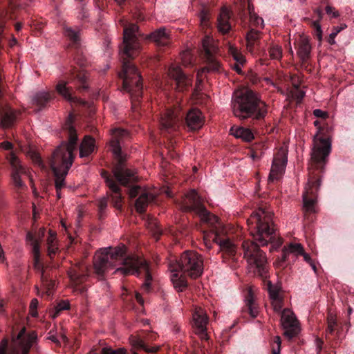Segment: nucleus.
<instances>
[{
  "mask_svg": "<svg viewBox=\"0 0 354 354\" xmlns=\"http://www.w3.org/2000/svg\"><path fill=\"white\" fill-rule=\"evenodd\" d=\"M268 290L271 300L281 298L279 295V289L274 286L270 281H268Z\"/></svg>",
  "mask_w": 354,
  "mask_h": 354,
  "instance_id": "79ce46f5",
  "label": "nucleus"
},
{
  "mask_svg": "<svg viewBox=\"0 0 354 354\" xmlns=\"http://www.w3.org/2000/svg\"><path fill=\"white\" fill-rule=\"evenodd\" d=\"M229 53L233 57V59L236 61V63L240 64L241 65H243L245 62V59L244 56L238 50V49L230 45L229 46Z\"/></svg>",
  "mask_w": 354,
  "mask_h": 354,
  "instance_id": "ea45409f",
  "label": "nucleus"
},
{
  "mask_svg": "<svg viewBox=\"0 0 354 354\" xmlns=\"http://www.w3.org/2000/svg\"><path fill=\"white\" fill-rule=\"evenodd\" d=\"M130 198L138 196L136 201L135 206L138 212L142 214L145 212L147 207L153 202L155 195L146 190H143L140 186L132 187L129 192Z\"/></svg>",
  "mask_w": 354,
  "mask_h": 354,
  "instance_id": "a211bd4d",
  "label": "nucleus"
},
{
  "mask_svg": "<svg viewBox=\"0 0 354 354\" xmlns=\"http://www.w3.org/2000/svg\"><path fill=\"white\" fill-rule=\"evenodd\" d=\"M50 98V95L48 93L39 92L33 95L32 100L34 104L41 109L46 106Z\"/></svg>",
  "mask_w": 354,
  "mask_h": 354,
  "instance_id": "f704fd0d",
  "label": "nucleus"
},
{
  "mask_svg": "<svg viewBox=\"0 0 354 354\" xmlns=\"http://www.w3.org/2000/svg\"><path fill=\"white\" fill-rule=\"evenodd\" d=\"M70 307L69 302L67 301H62L59 303L57 304L56 306V310L57 312H59L62 310H67Z\"/></svg>",
  "mask_w": 354,
  "mask_h": 354,
  "instance_id": "864d4df0",
  "label": "nucleus"
},
{
  "mask_svg": "<svg viewBox=\"0 0 354 354\" xmlns=\"http://www.w3.org/2000/svg\"><path fill=\"white\" fill-rule=\"evenodd\" d=\"M39 304V301L37 299H32L30 304V314L32 317H37V308Z\"/></svg>",
  "mask_w": 354,
  "mask_h": 354,
  "instance_id": "8fccbe9b",
  "label": "nucleus"
},
{
  "mask_svg": "<svg viewBox=\"0 0 354 354\" xmlns=\"http://www.w3.org/2000/svg\"><path fill=\"white\" fill-rule=\"evenodd\" d=\"M230 19V12L227 8H223L221 10L218 18V29L219 32L225 34L231 29V25L229 22Z\"/></svg>",
  "mask_w": 354,
  "mask_h": 354,
  "instance_id": "a878e982",
  "label": "nucleus"
},
{
  "mask_svg": "<svg viewBox=\"0 0 354 354\" xmlns=\"http://www.w3.org/2000/svg\"><path fill=\"white\" fill-rule=\"evenodd\" d=\"M320 185L319 177L310 174L303 194L304 209L306 212H315L316 196Z\"/></svg>",
  "mask_w": 354,
  "mask_h": 354,
  "instance_id": "ddd939ff",
  "label": "nucleus"
},
{
  "mask_svg": "<svg viewBox=\"0 0 354 354\" xmlns=\"http://www.w3.org/2000/svg\"><path fill=\"white\" fill-rule=\"evenodd\" d=\"M145 38L152 41L158 46H166L170 42L169 33L164 27L156 30Z\"/></svg>",
  "mask_w": 354,
  "mask_h": 354,
  "instance_id": "5701e85b",
  "label": "nucleus"
},
{
  "mask_svg": "<svg viewBox=\"0 0 354 354\" xmlns=\"http://www.w3.org/2000/svg\"><path fill=\"white\" fill-rule=\"evenodd\" d=\"M107 207V199L106 198H103L100 199L98 203V208L100 214H102Z\"/></svg>",
  "mask_w": 354,
  "mask_h": 354,
  "instance_id": "6e6d98bb",
  "label": "nucleus"
},
{
  "mask_svg": "<svg viewBox=\"0 0 354 354\" xmlns=\"http://www.w3.org/2000/svg\"><path fill=\"white\" fill-rule=\"evenodd\" d=\"M313 115L317 118H326L328 115L327 113L323 111L321 109H315L313 111Z\"/></svg>",
  "mask_w": 354,
  "mask_h": 354,
  "instance_id": "4d7b16f0",
  "label": "nucleus"
},
{
  "mask_svg": "<svg viewBox=\"0 0 354 354\" xmlns=\"http://www.w3.org/2000/svg\"><path fill=\"white\" fill-rule=\"evenodd\" d=\"M32 158L33 161L36 164H37L39 166H41L42 165V161L41 160L40 156L38 154L34 153L32 154Z\"/></svg>",
  "mask_w": 354,
  "mask_h": 354,
  "instance_id": "052dcab7",
  "label": "nucleus"
},
{
  "mask_svg": "<svg viewBox=\"0 0 354 354\" xmlns=\"http://www.w3.org/2000/svg\"><path fill=\"white\" fill-rule=\"evenodd\" d=\"M170 265L176 268L179 272L187 274L193 279L200 277L203 270L202 257L193 251L183 252L179 261L174 264L170 263Z\"/></svg>",
  "mask_w": 354,
  "mask_h": 354,
  "instance_id": "6e6552de",
  "label": "nucleus"
},
{
  "mask_svg": "<svg viewBox=\"0 0 354 354\" xmlns=\"http://www.w3.org/2000/svg\"><path fill=\"white\" fill-rule=\"evenodd\" d=\"M64 35L73 44H78L80 41V30L70 27L64 28Z\"/></svg>",
  "mask_w": 354,
  "mask_h": 354,
  "instance_id": "e433bc0d",
  "label": "nucleus"
},
{
  "mask_svg": "<svg viewBox=\"0 0 354 354\" xmlns=\"http://www.w3.org/2000/svg\"><path fill=\"white\" fill-rule=\"evenodd\" d=\"M71 286L74 292L83 294L85 292L84 287H80L85 281L88 276V266L84 263H79L68 271Z\"/></svg>",
  "mask_w": 354,
  "mask_h": 354,
  "instance_id": "2eb2a0df",
  "label": "nucleus"
},
{
  "mask_svg": "<svg viewBox=\"0 0 354 354\" xmlns=\"http://www.w3.org/2000/svg\"><path fill=\"white\" fill-rule=\"evenodd\" d=\"M260 31L254 30L253 28L247 33L246 39L248 41V48L251 49L254 45V41L260 37Z\"/></svg>",
  "mask_w": 354,
  "mask_h": 354,
  "instance_id": "58836bf2",
  "label": "nucleus"
},
{
  "mask_svg": "<svg viewBox=\"0 0 354 354\" xmlns=\"http://www.w3.org/2000/svg\"><path fill=\"white\" fill-rule=\"evenodd\" d=\"M180 209L184 212H194L201 220L209 225L211 232H203V241L207 249L212 248V242L219 245L221 250L230 256H234L236 247L229 239L222 237L223 225L218 218L208 212L203 203V200L195 189L187 192L182 199L180 204Z\"/></svg>",
  "mask_w": 354,
  "mask_h": 354,
  "instance_id": "7ed1b4c3",
  "label": "nucleus"
},
{
  "mask_svg": "<svg viewBox=\"0 0 354 354\" xmlns=\"http://www.w3.org/2000/svg\"><path fill=\"white\" fill-rule=\"evenodd\" d=\"M136 300H137V301L138 303H140V304H143L144 301H143V299L142 298V296L140 295V293L136 292Z\"/></svg>",
  "mask_w": 354,
  "mask_h": 354,
  "instance_id": "338daca9",
  "label": "nucleus"
},
{
  "mask_svg": "<svg viewBox=\"0 0 354 354\" xmlns=\"http://www.w3.org/2000/svg\"><path fill=\"white\" fill-rule=\"evenodd\" d=\"M231 134L237 138L245 142H250L254 139V134L250 129L242 127H232L230 129Z\"/></svg>",
  "mask_w": 354,
  "mask_h": 354,
  "instance_id": "c756f323",
  "label": "nucleus"
},
{
  "mask_svg": "<svg viewBox=\"0 0 354 354\" xmlns=\"http://www.w3.org/2000/svg\"><path fill=\"white\" fill-rule=\"evenodd\" d=\"M169 75L175 80L179 91H183L191 84V80L182 72L179 66H171L169 69Z\"/></svg>",
  "mask_w": 354,
  "mask_h": 354,
  "instance_id": "412c9836",
  "label": "nucleus"
},
{
  "mask_svg": "<svg viewBox=\"0 0 354 354\" xmlns=\"http://www.w3.org/2000/svg\"><path fill=\"white\" fill-rule=\"evenodd\" d=\"M322 344H323V342L319 338H317L315 339V344H316V347H317V350L318 353L322 350Z\"/></svg>",
  "mask_w": 354,
  "mask_h": 354,
  "instance_id": "0e129e2a",
  "label": "nucleus"
},
{
  "mask_svg": "<svg viewBox=\"0 0 354 354\" xmlns=\"http://www.w3.org/2000/svg\"><path fill=\"white\" fill-rule=\"evenodd\" d=\"M129 341L134 348L142 350L147 353H154L157 351L156 347L148 346L147 339L140 335H131L129 337Z\"/></svg>",
  "mask_w": 354,
  "mask_h": 354,
  "instance_id": "393cba45",
  "label": "nucleus"
},
{
  "mask_svg": "<svg viewBox=\"0 0 354 354\" xmlns=\"http://www.w3.org/2000/svg\"><path fill=\"white\" fill-rule=\"evenodd\" d=\"M16 120V112L10 108L6 109L1 113V124L5 128L12 125Z\"/></svg>",
  "mask_w": 354,
  "mask_h": 354,
  "instance_id": "7c9ffc66",
  "label": "nucleus"
},
{
  "mask_svg": "<svg viewBox=\"0 0 354 354\" xmlns=\"http://www.w3.org/2000/svg\"><path fill=\"white\" fill-rule=\"evenodd\" d=\"M48 234L47 239L48 255L52 259L56 254L58 248L56 242V233L53 230H49Z\"/></svg>",
  "mask_w": 354,
  "mask_h": 354,
  "instance_id": "72a5a7b5",
  "label": "nucleus"
},
{
  "mask_svg": "<svg viewBox=\"0 0 354 354\" xmlns=\"http://www.w3.org/2000/svg\"><path fill=\"white\" fill-rule=\"evenodd\" d=\"M66 82L60 80L56 86L57 92L68 101L73 102L75 98L72 96L69 88L66 86Z\"/></svg>",
  "mask_w": 354,
  "mask_h": 354,
  "instance_id": "473e14b6",
  "label": "nucleus"
},
{
  "mask_svg": "<svg viewBox=\"0 0 354 354\" xmlns=\"http://www.w3.org/2000/svg\"><path fill=\"white\" fill-rule=\"evenodd\" d=\"M8 159L12 167V179L15 186L19 189L24 187V184L21 180V175L26 173L25 168L21 164L19 158L12 152L10 153Z\"/></svg>",
  "mask_w": 354,
  "mask_h": 354,
  "instance_id": "aec40b11",
  "label": "nucleus"
},
{
  "mask_svg": "<svg viewBox=\"0 0 354 354\" xmlns=\"http://www.w3.org/2000/svg\"><path fill=\"white\" fill-rule=\"evenodd\" d=\"M0 147L6 150H10L12 147V145L8 141H4L0 143Z\"/></svg>",
  "mask_w": 354,
  "mask_h": 354,
  "instance_id": "bf43d9fd",
  "label": "nucleus"
},
{
  "mask_svg": "<svg viewBox=\"0 0 354 354\" xmlns=\"http://www.w3.org/2000/svg\"><path fill=\"white\" fill-rule=\"evenodd\" d=\"M95 147V140L89 136H85L80 147V156H88L94 151Z\"/></svg>",
  "mask_w": 354,
  "mask_h": 354,
  "instance_id": "cd10ccee",
  "label": "nucleus"
},
{
  "mask_svg": "<svg viewBox=\"0 0 354 354\" xmlns=\"http://www.w3.org/2000/svg\"><path fill=\"white\" fill-rule=\"evenodd\" d=\"M313 26L315 28L314 35L315 37L321 41L322 40V30L319 21H313L312 22Z\"/></svg>",
  "mask_w": 354,
  "mask_h": 354,
  "instance_id": "49530a36",
  "label": "nucleus"
},
{
  "mask_svg": "<svg viewBox=\"0 0 354 354\" xmlns=\"http://www.w3.org/2000/svg\"><path fill=\"white\" fill-rule=\"evenodd\" d=\"M183 118L179 106L168 108L162 115L160 120V129L162 133H173L178 129L179 124Z\"/></svg>",
  "mask_w": 354,
  "mask_h": 354,
  "instance_id": "f8f14e48",
  "label": "nucleus"
},
{
  "mask_svg": "<svg viewBox=\"0 0 354 354\" xmlns=\"http://www.w3.org/2000/svg\"><path fill=\"white\" fill-rule=\"evenodd\" d=\"M311 46L308 38L300 37L297 55L302 62H306L310 57Z\"/></svg>",
  "mask_w": 354,
  "mask_h": 354,
  "instance_id": "bb28decb",
  "label": "nucleus"
},
{
  "mask_svg": "<svg viewBox=\"0 0 354 354\" xmlns=\"http://www.w3.org/2000/svg\"><path fill=\"white\" fill-rule=\"evenodd\" d=\"M202 46L207 65L201 69V71L198 72V78L203 73L220 72L221 68L220 63L215 58V54L217 52L218 48L213 38L209 36H205L203 39Z\"/></svg>",
  "mask_w": 354,
  "mask_h": 354,
  "instance_id": "9b49d317",
  "label": "nucleus"
},
{
  "mask_svg": "<svg viewBox=\"0 0 354 354\" xmlns=\"http://www.w3.org/2000/svg\"><path fill=\"white\" fill-rule=\"evenodd\" d=\"M208 16L206 12L203 11L201 14V21L203 26H207Z\"/></svg>",
  "mask_w": 354,
  "mask_h": 354,
  "instance_id": "13d9d810",
  "label": "nucleus"
},
{
  "mask_svg": "<svg viewBox=\"0 0 354 354\" xmlns=\"http://www.w3.org/2000/svg\"><path fill=\"white\" fill-rule=\"evenodd\" d=\"M331 143L329 139L319 138L314 140V147L311 153L313 165L317 169H322L326 164L327 157L330 153Z\"/></svg>",
  "mask_w": 354,
  "mask_h": 354,
  "instance_id": "4468645a",
  "label": "nucleus"
},
{
  "mask_svg": "<svg viewBox=\"0 0 354 354\" xmlns=\"http://www.w3.org/2000/svg\"><path fill=\"white\" fill-rule=\"evenodd\" d=\"M183 57V62L185 65H188L189 64V53H184Z\"/></svg>",
  "mask_w": 354,
  "mask_h": 354,
  "instance_id": "e2e57ef3",
  "label": "nucleus"
},
{
  "mask_svg": "<svg viewBox=\"0 0 354 354\" xmlns=\"http://www.w3.org/2000/svg\"><path fill=\"white\" fill-rule=\"evenodd\" d=\"M337 322L335 317L333 315H330L328 317V327L326 329V334H333L335 328L336 326Z\"/></svg>",
  "mask_w": 354,
  "mask_h": 354,
  "instance_id": "a18cd8bd",
  "label": "nucleus"
},
{
  "mask_svg": "<svg viewBox=\"0 0 354 354\" xmlns=\"http://www.w3.org/2000/svg\"><path fill=\"white\" fill-rule=\"evenodd\" d=\"M36 339L35 332L26 334V329L22 328L17 337L12 339L13 349L11 354H27ZM8 340L4 339L0 343V354H6Z\"/></svg>",
  "mask_w": 354,
  "mask_h": 354,
  "instance_id": "9d476101",
  "label": "nucleus"
},
{
  "mask_svg": "<svg viewBox=\"0 0 354 354\" xmlns=\"http://www.w3.org/2000/svg\"><path fill=\"white\" fill-rule=\"evenodd\" d=\"M333 8L329 6L326 8V12L328 15L332 14L333 17H337L339 16L338 13L337 12H333Z\"/></svg>",
  "mask_w": 354,
  "mask_h": 354,
  "instance_id": "680f3d73",
  "label": "nucleus"
},
{
  "mask_svg": "<svg viewBox=\"0 0 354 354\" xmlns=\"http://www.w3.org/2000/svg\"><path fill=\"white\" fill-rule=\"evenodd\" d=\"M147 227L153 232L154 236H158L162 233V230L159 226V223L156 218L150 217L147 222Z\"/></svg>",
  "mask_w": 354,
  "mask_h": 354,
  "instance_id": "4c0bfd02",
  "label": "nucleus"
},
{
  "mask_svg": "<svg viewBox=\"0 0 354 354\" xmlns=\"http://www.w3.org/2000/svg\"><path fill=\"white\" fill-rule=\"evenodd\" d=\"M128 136V132L124 129L120 128L112 129L110 147L114 156L118 159V162L113 169V177L105 171L102 173L106 186L111 192L110 197L113 205L118 209H121L122 206V196L118 183L126 186L129 183L136 181L138 178L134 170L125 167L121 156V142Z\"/></svg>",
  "mask_w": 354,
  "mask_h": 354,
  "instance_id": "39448f33",
  "label": "nucleus"
},
{
  "mask_svg": "<svg viewBox=\"0 0 354 354\" xmlns=\"http://www.w3.org/2000/svg\"><path fill=\"white\" fill-rule=\"evenodd\" d=\"M208 321L206 312L201 307L196 308L192 315V327L195 333L201 339H207L208 338L207 333Z\"/></svg>",
  "mask_w": 354,
  "mask_h": 354,
  "instance_id": "6ab92c4d",
  "label": "nucleus"
},
{
  "mask_svg": "<svg viewBox=\"0 0 354 354\" xmlns=\"http://www.w3.org/2000/svg\"><path fill=\"white\" fill-rule=\"evenodd\" d=\"M26 241L32 246V252L34 260V268L37 270L41 274V281L44 290L41 293L38 290L37 294H46L50 297L53 294V290L55 286V283L52 279H49L46 270L40 262V241L36 239L31 232H28L26 234Z\"/></svg>",
  "mask_w": 354,
  "mask_h": 354,
  "instance_id": "1a4fd4ad",
  "label": "nucleus"
},
{
  "mask_svg": "<svg viewBox=\"0 0 354 354\" xmlns=\"http://www.w3.org/2000/svg\"><path fill=\"white\" fill-rule=\"evenodd\" d=\"M232 106L234 115L241 120L253 118H263L267 113L266 104L252 90L236 92L232 98Z\"/></svg>",
  "mask_w": 354,
  "mask_h": 354,
  "instance_id": "0eeeda50",
  "label": "nucleus"
},
{
  "mask_svg": "<svg viewBox=\"0 0 354 354\" xmlns=\"http://www.w3.org/2000/svg\"><path fill=\"white\" fill-rule=\"evenodd\" d=\"M292 97L297 100V102H300L305 95V92L298 87H295L292 91Z\"/></svg>",
  "mask_w": 354,
  "mask_h": 354,
  "instance_id": "de8ad7c7",
  "label": "nucleus"
},
{
  "mask_svg": "<svg viewBox=\"0 0 354 354\" xmlns=\"http://www.w3.org/2000/svg\"><path fill=\"white\" fill-rule=\"evenodd\" d=\"M245 304L247 307V310L248 311L250 316L253 318L257 317L259 310L257 307L256 306L251 292H249V295L245 299Z\"/></svg>",
  "mask_w": 354,
  "mask_h": 354,
  "instance_id": "c9c22d12",
  "label": "nucleus"
},
{
  "mask_svg": "<svg viewBox=\"0 0 354 354\" xmlns=\"http://www.w3.org/2000/svg\"><path fill=\"white\" fill-rule=\"evenodd\" d=\"M281 324L284 330L283 335L288 339H292L300 331L299 322L294 313L288 309H283L281 315Z\"/></svg>",
  "mask_w": 354,
  "mask_h": 354,
  "instance_id": "f3484780",
  "label": "nucleus"
},
{
  "mask_svg": "<svg viewBox=\"0 0 354 354\" xmlns=\"http://www.w3.org/2000/svg\"><path fill=\"white\" fill-rule=\"evenodd\" d=\"M274 342L276 344V346L272 348V354H280L281 352V338L279 336L274 337Z\"/></svg>",
  "mask_w": 354,
  "mask_h": 354,
  "instance_id": "3c124183",
  "label": "nucleus"
},
{
  "mask_svg": "<svg viewBox=\"0 0 354 354\" xmlns=\"http://www.w3.org/2000/svg\"><path fill=\"white\" fill-rule=\"evenodd\" d=\"M141 36L136 24L125 26L123 31L124 48L121 50L123 58L122 71L119 74L123 80V89L131 94L132 100V109L136 111L137 102L142 96V83L140 73L136 66L127 60V58H133L140 48L139 37Z\"/></svg>",
  "mask_w": 354,
  "mask_h": 354,
  "instance_id": "20e7f679",
  "label": "nucleus"
},
{
  "mask_svg": "<svg viewBox=\"0 0 354 354\" xmlns=\"http://www.w3.org/2000/svg\"><path fill=\"white\" fill-rule=\"evenodd\" d=\"M185 121L188 129L191 131L198 130L203 125L202 113L197 109H192L187 113Z\"/></svg>",
  "mask_w": 354,
  "mask_h": 354,
  "instance_id": "4be33fe9",
  "label": "nucleus"
},
{
  "mask_svg": "<svg viewBox=\"0 0 354 354\" xmlns=\"http://www.w3.org/2000/svg\"><path fill=\"white\" fill-rule=\"evenodd\" d=\"M73 76L78 89L84 91L88 88L87 77L84 71H75L73 73Z\"/></svg>",
  "mask_w": 354,
  "mask_h": 354,
  "instance_id": "2f4dec72",
  "label": "nucleus"
},
{
  "mask_svg": "<svg viewBox=\"0 0 354 354\" xmlns=\"http://www.w3.org/2000/svg\"><path fill=\"white\" fill-rule=\"evenodd\" d=\"M93 265L95 273L100 277H102L115 268H116L114 273H120L124 276H139L140 272L143 271L145 281L142 289L146 292L149 290L152 277L147 262L136 255L127 256L124 245L100 249L95 254Z\"/></svg>",
  "mask_w": 354,
  "mask_h": 354,
  "instance_id": "f03ea898",
  "label": "nucleus"
},
{
  "mask_svg": "<svg viewBox=\"0 0 354 354\" xmlns=\"http://www.w3.org/2000/svg\"><path fill=\"white\" fill-rule=\"evenodd\" d=\"M64 129H66L68 141L63 142L53 153L50 167L55 176V183L57 197L60 198V189L65 186V178L73 162V151L76 149L77 135L72 125V115L67 119Z\"/></svg>",
  "mask_w": 354,
  "mask_h": 354,
  "instance_id": "423d86ee",
  "label": "nucleus"
},
{
  "mask_svg": "<svg viewBox=\"0 0 354 354\" xmlns=\"http://www.w3.org/2000/svg\"><path fill=\"white\" fill-rule=\"evenodd\" d=\"M169 268L171 272V280L174 288L178 291H183L187 286L185 279L182 276V274H179V271L176 268L173 267L171 265H169Z\"/></svg>",
  "mask_w": 354,
  "mask_h": 354,
  "instance_id": "c85d7f7f",
  "label": "nucleus"
},
{
  "mask_svg": "<svg viewBox=\"0 0 354 354\" xmlns=\"http://www.w3.org/2000/svg\"><path fill=\"white\" fill-rule=\"evenodd\" d=\"M288 161V149L281 147L274 156L268 181L273 182L279 180L283 175Z\"/></svg>",
  "mask_w": 354,
  "mask_h": 354,
  "instance_id": "dca6fc26",
  "label": "nucleus"
},
{
  "mask_svg": "<svg viewBox=\"0 0 354 354\" xmlns=\"http://www.w3.org/2000/svg\"><path fill=\"white\" fill-rule=\"evenodd\" d=\"M101 354H126V351L123 348L115 350L111 348L104 347L102 348Z\"/></svg>",
  "mask_w": 354,
  "mask_h": 354,
  "instance_id": "09e8293b",
  "label": "nucleus"
},
{
  "mask_svg": "<svg viewBox=\"0 0 354 354\" xmlns=\"http://www.w3.org/2000/svg\"><path fill=\"white\" fill-rule=\"evenodd\" d=\"M247 222L253 241H243L244 258L250 271L263 277L267 272V259L259 247L266 245L274 237L272 213L260 207L251 214Z\"/></svg>",
  "mask_w": 354,
  "mask_h": 354,
  "instance_id": "f257e3e1",
  "label": "nucleus"
},
{
  "mask_svg": "<svg viewBox=\"0 0 354 354\" xmlns=\"http://www.w3.org/2000/svg\"><path fill=\"white\" fill-rule=\"evenodd\" d=\"M301 255L303 256L304 261H306L308 263H309V265L311 266L313 270L315 272H316V270H317L316 266H315V263L313 261V260L311 259L310 255L306 253L304 251V253L301 254Z\"/></svg>",
  "mask_w": 354,
  "mask_h": 354,
  "instance_id": "603ef678",
  "label": "nucleus"
},
{
  "mask_svg": "<svg viewBox=\"0 0 354 354\" xmlns=\"http://www.w3.org/2000/svg\"><path fill=\"white\" fill-rule=\"evenodd\" d=\"M346 28V25H341L340 26H335L333 28L332 32L329 35V37L328 39V41L330 44H335V38L337 35V34Z\"/></svg>",
  "mask_w": 354,
  "mask_h": 354,
  "instance_id": "37998d69",
  "label": "nucleus"
},
{
  "mask_svg": "<svg viewBox=\"0 0 354 354\" xmlns=\"http://www.w3.org/2000/svg\"><path fill=\"white\" fill-rule=\"evenodd\" d=\"M301 253H304V248L301 243H290L283 248L280 261L281 263L286 262L290 254L297 257Z\"/></svg>",
  "mask_w": 354,
  "mask_h": 354,
  "instance_id": "b1692460",
  "label": "nucleus"
},
{
  "mask_svg": "<svg viewBox=\"0 0 354 354\" xmlns=\"http://www.w3.org/2000/svg\"><path fill=\"white\" fill-rule=\"evenodd\" d=\"M250 24L252 27L261 28L263 27V20L259 17L256 13L250 12Z\"/></svg>",
  "mask_w": 354,
  "mask_h": 354,
  "instance_id": "a19ab883",
  "label": "nucleus"
},
{
  "mask_svg": "<svg viewBox=\"0 0 354 354\" xmlns=\"http://www.w3.org/2000/svg\"><path fill=\"white\" fill-rule=\"evenodd\" d=\"M272 304L274 310L276 312H279L282 307L281 299L279 298V299H272Z\"/></svg>",
  "mask_w": 354,
  "mask_h": 354,
  "instance_id": "5fc2aeb1",
  "label": "nucleus"
},
{
  "mask_svg": "<svg viewBox=\"0 0 354 354\" xmlns=\"http://www.w3.org/2000/svg\"><path fill=\"white\" fill-rule=\"evenodd\" d=\"M243 65H241L240 64H238V63H235L233 66H232V68L239 73V74H241L242 73V70H241V66Z\"/></svg>",
  "mask_w": 354,
  "mask_h": 354,
  "instance_id": "69168bd1",
  "label": "nucleus"
},
{
  "mask_svg": "<svg viewBox=\"0 0 354 354\" xmlns=\"http://www.w3.org/2000/svg\"><path fill=\"white\" fill-rule=\"evenodd\" d=\"M270 56L273 59H279L282 57V49L277 45H274L269 50Z\"/></svg>",
  "mask_w": 354,
  "mask_h": 354,
  "instance_id": "c03bdc74",
  "label": "nucleus"
},
{
  "mask_svg": "<svg viewBox=\"0 0 354 354\" xmlns=\"http://www.w3.org/2000/svg\"><path fill=\"white\" fill-rule=\"evenodd\" d=\"M315 14L317 15V17H318V18H319V19H318L317 21H319V20L322 18V15H323V14H322V10H321V9H319V8H318V9H316V10H315Z\"/></svg>",
  "mask_w": 354,
  "mask_h": 354,
  "instance_id": "774afa93",
  "label": "nucleus"
}]
</instances>
